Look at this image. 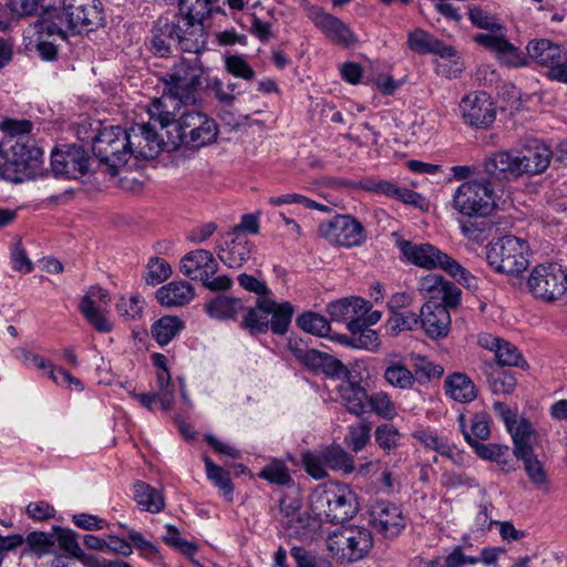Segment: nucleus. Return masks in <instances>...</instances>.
<instances>
[{
    "label": "nucleus",
    "mask_w": 567,
    "mask_h": 567,
    "mask_svg": "<svg viewBox=\"0 0 567 567\" xmlns=\"http://www.w3.org/2000/svg\"><path fill=\"white\" fill-rule=\"evenodd\" d=\"M165 529L166 533L163 535L162 540L167 546L181 551L186 556H193L197 551V546L194 543L184 539L181 536L179 530L174 525L167 524Z\"/></svg>",
    "instance_id": "obj_53"
},
{
    "label": "nucleus",
    "mask_w": 567,
    "mask_h": 567,
    "mask_svg": "<svg viewBox=\"0 0 567 567\" xmlns=\"http://www.w3.org/2000/svg\"><path fill=\"white\" fill-rule=\"evenodd\" d=\"M484 169L489 177L494 181L498 174H504L506 177L520 176L519 156L509 152H496L487 157L484 162Z\"/></svg>",
    "instance_id": "obj_29"
},
{
    "label": "nucleus",
    "mask_w": 567,
    "mask_h": 567,
    "mask_svg": "<svg viewBox=\"0 0 567 567\" xmlns=\"http://www.w3.org/2000/svg\"><path fill=\"white\" fill-rule=\"evenodd\" d=\"M408 47L417 54H434L441 58L455 56L456 50L436 39L423 29H415L408 34Z\"/></svg>",
    "instance_id": "obj_23"
},
{
    "label": "nucleus",
    "mask_w": 567,
    "mask_h": 567,
    "mask_svg": "<svg viewBox=\"0 0 567 567\" xmlns=\"http://www.w3.org/2000/svg\"><path fill=\"white\" fill-rule=\"evenodd\" d=\"M488 385L495 394H511L516 388V379L509 372L495 371L488 378Z\"/></svg>",
    "instance_id": "obj_58"
},
{
    "label": "nucleus",
    "mask_w": 567,
    "mask_h": 567,
    "mask_svg": "<svg viewBox=\"0 0 567 567\" xmlns=\"http://www.w3.org/2000/svg\"><path fill=\"white\" fill-rule=\"evenodd\" d=\"M367 405L368 412H372L383 420L391 421L398 416L396 404L385 391L369 394Z\"/></svg>",
    "instance_id": "obj_45"
},
{
    "label": "nucleus",
    "mask_w": 567,
    "mask_h": 567,
    "mask_svg": "<svg viewBox=\"0 0 567 567\" xmlns=\"http://www.w3.org/2000/svg\"><path fill=\"white\" fill-rule=\"evenodd\" d=\"M412 436L425 447L445 454L447 442L439 436L436 432L432 430H417L413 432Z\"/></svg>",
    "instance_id": "obj_63"
},
{
    "label": "nucleus",
    "mask_w": 567,
    "mask_h": 567,
    "mask_svg": "<svg viewBox=\"0 0 567 567\" xmlns=\"http://www.w3.org/2000/svg\"><path fill=\"white\" fill-rule=\"evenodd\" d=\"M204 69L198 58L181 59L162 76L164 95L155 99L150 105V113L154 121L164 127L174 120L172 110L187 107L197 101L198 90L202 85Z\"/></svg>",
    "instance_id": "obj_1"
},
{
    "label": "nucleus",
    "mask_w": 567,
    "mask_h": 567,
    "mask_svg": "<svg viewBox=\"0 0 567 567\" xmlns=\"http://www.w3.org/2000/svg\"><path fill=\"white\" fill-rule=\"evenodd\" d=\"M445 279L439 274H427L419 280V291L422 296L429 297L430 301L439 300Z\"/></svg>",
    "instance_id": "obj_56"
},
{
    "label": "nucleus",
    "mask_w": 567,
    "mask_h": 567,
    "mask_svg": "<svg viewBox=\"0 0 567 567\" xmlns=\"http://www.w3.org/2000/svg\"><path fill=\"white\" fill-rule=\"evenodd\" d=\"M313 514L332 524L344 523L358 511L357 496L346 484L329 483L316 487L310 496Z\"/></svg>",
    "instance_id": "obj_5"
},
{
    "label": "nucleus",
    "mask_w": 567,
    "mask_h": 567,
    "mask_svg": "<svg viewBox=\"0 0 567 567\" xmlns=\"http://www.w3.org/2000/svg\"><path fill=\"white\" fill-rule=\"evenodd\" d=\"M495 358L497 363L503 367L508 365L524 368L527 365L518 349L505 340H502L499 343L495 352Z\"/></svg>",
    "instance_id": "obj_54"
},
{
    "label": "nucleus",
    "mask_w": 567,
    "mask_h": 567,
    "mask_svg": "<svg viewBox=\"0 0 567 567\" xmlns=\"http://www.w3.org/2000/svg\"><path fill=\"white\" fill-rule=\"evenodd\" d=\"M421 322V313L417 315L412 311L404 312H394L393 316L389 320L390 329L394 333H400L402 331H412L415 330Z\"/></svg>",
    "instance_id": "obj_55"
},
{
    "label": "nucleus",
    "mask_w": 567,
    "mask_h": 567,
    "mask_svg": "<svg viewBox=\"0 0 567 567\" xmlns=\"http://www.w3.org/2000/svg\"><path fill=\"white\" fill-rule=\"evenodd\" d=\"M373 527L385 537H393L401 533L405 526V518L401 509L388 502H378L371 513Z\"/></svg>",
    "instance_id": "obj_20"
},
{
    "label": "nucleus",
    "mask_w": 567,
    "mask_h": 567,
    "mask_svg": "<svg viewBox=\"0 0 567 567\" xmlns=\"http://www.w3.org/2000/svg\"><path fill=\"white\" fill-rule=\"evenodd\" d=\"M348 329L351 331V336L342 338L341 341L343 344L369 351L378 350L380 340L377 331L364 326L362 320L355 319L348 321Z\"/></svg>",
    "instance_id": "obj_31"
},
{
    "label": "nucleus",
    "mask_w": 567,
    "mask_h": 567,
    "mask_svg": "<svg viewBox=\"0 0 567 567\" xmlns=\"http://www.w3.org/2000/svg\"><path fill=\"white\" fill-rule=\"evenodd\" d=\"M51 167L56 177L78 178L87 172L89 156L81 146L68 145L52 152Z\"/></svg>",
    "instance_id": "obj_17"
},
{
    "label": "nucleus",
    "mask_w": 567,
    "mask_h": 567,
    "mask_svg": "<svg viewBox=\"0 0 567 567\" xmlns=\"http://www.w3.org/2000/svg\"><path fill=\"white\" fill-rule=\"evenodd\" d=\"M207 315L216 320L235 319L245 310L244 302L239 298L227 295H218L205 305Z\"/></svg>",
    "instance_id": "obj_35"
},
{
    "label": "nucleus",
    "mask_w": 567,
    "mask_h": 567,
    "mask_svg": "<svg viewBox=\"0 0 567 567\" xmlns=\"http://www.w3.org/2000/svg\"><path fill=\"white\" fill-rule=\"evenodd\" d=\"M174 120L165 125L167 136L171 138L173 151L179 146L189 150L213 144L218 136V126L214 118L195 109L172 110Z\"/></svg>",
    "instance_id": "obj_3"
},
{
    "label": "nucleus",
    "mask_w": 567,
    "mask_h": 567,
    "mask_svg": "<svg viewBox=\"0 0 567 567\" xmlns=\"http://www.w3.org/2000/svg\"><path fill=\"white\" fill-rule=\"evenodd\" d=\"M445 394L454 401L468 403L477 398V389L472 379L462 372H454L444 381Z\"/></svg>",
    "instance_id": "obj_30"
},
{
    "label": "nucleus",
    "mask_w": 567,
    "mask_h": 567,
    "mask_svg": "<svg viewBox=\"0 0 567 567\" xmlns=\"http://www.w3.org/2000/svg\"><path fill=\"white\" fill-rule=\"evenodd\" d=\"M157 301L165 307H183L189 303L195 291L192 284L187 281H171L156 290Z\"/></svg>",
    "instance_id": "obj_27"
},
{
    "label": "nucleus",
    "mask_w": 567,
    "mask_h": 567,
    "mask_svg": "<svg viewBox=\"0 0 567 567\" xmlns=\"http://www.w3.org/2000/svg\"><path fill=\"white\" fill-rule=\"evenodd\" d=\"M297 324L301 330L318 337H326L330 331L328 320L315 312H306L299 316Z\"/></svg>",
    "instance_id": "obj_49"
},
{
    "label": "nucleus",
    "mask_w": 567,
    "mask_h": 567,
    "mask_svg": "<svg viewBox=\"0 0 567 567\" xmlns=\"http://www.w3.org/2000/svg\"><path fill=\"white\" fill-rule=\"evenodd\" d=\"M251 245L243 233L234 231L233 238L218 251V258L229 268H240L250 258Z\"/></svg>",
    "instance_id": "obj_26"
},
{
    "label": "nucleus",
    "mask_w": 567,
    "mask_h": 567,
    "mask_svg": "<svg viewBox=\"0 0 567 567\" xmlns=\"http://www.w3.org/2000/svg\"><path fill=\"white\" fill-rule=\"evenodd\" d=\"M260 478L276 485H287L291 482V476L286 464L279 460H274L267 464L258 474Z\"/></svg>",
    "instance_id": "obj_51"
},
{
    "label": "nucleus",
    "mask_w": 567,
    "mask_h": 567,
    "mask_svg": "<svg viewBox=\"0 0 567 567\" xmlns=\"http://www.w3.org/2000/svg\"><path fill=\"white\" fill-rule=\"evenodd\" d=\"M513 441V453L516 458L525 456L534 450L537 440V431L526 417H519L506 427Z\"/></svg>",
    "instance_id": "obj_25"
},
{
    "label": "nucleus",
    "mask_w": 567,
    "mask_h": 567,
    "mask_svg": "<svg viewBox=\"0 0 567 567\" xmlns=\"http://www.w3.org/2000/svg\"><path fill=\"white\" fill-rule=\"evenodd\" d=\"M468 17L471 22L480 29H485L492 32H496L502 29V25L498 23L497 19L480 7L471 8Z\"/></svg>",
    "instance_id": "obj_62"
},
{
    "label": "nucleus",
    "mask_w": 567,
    "mask_h": 567,
    "mask_svg": "<svg viewBox=\"0 0 567 567\" xmlns=\"http://www.w3.org/2000/svg\"><path fill=\"white\" fill-rule=\"evenodd\" d=\"M371 431L372 424L367 420L352 423L344 435V444L350 451L359 453L370 443Z\"/></svg>",
    "instance_id": "obj_41"
},
{
    "label": "nucleus",
    "mask_w": 567,
    "mask_h": 567,
    "mask_svg": "<svg viewBox=\"0 0 567 567\" xmlns=\"http://www.w3.org/2000/svg\"><path fill=\"white\" fill-rule=\"evenodd\" d=\"M529 252V245L525 239L506 235L488 244L486 259L496 272L517 277L527 270Z\"/></svg>",
    "instance_id": "obj_8"
},
{
    "label": "nucleus",
    "mask_w": 567,
    "mask_h": 567,
    "mask_svg": "<svg viewBox=\"0 0 567 567\" xmlns=\"http://www.w3.org/2000/svg\"><path fill=\"white\" fill-rule=\"evenodd\" d=\"M172 274L169 264L161 258L151 259L147 265L145 280L147 285L156 286L165 281Z\"/></svg>",
    "instance_id": "obj_59"
},
{
    "label": "nucleus",
    "mask_w": 567,
    "mask_h": 567,
    "mask_svg": "<svg viewBox=\"0 0 567 567\" xmlns=\"http://www.w3.org/2000/svg\"><path fill=\"white\" fill-rule=\"evenodd\" d=\"M494 181L477 177L463 182L452 196V207L463 216L485 217L497 207Z\"/></svg>",
    "instance_id": "obj_7"
},
{
    "label": "nucleus",
    "mask_w": 567,
    "mask_h": 567,
    "mask_svg": "<svg viewBox=\"0 0 567 567\" xmlns=\"http://www.w3.org/2000/svg\"><path fill=\"white\" fill-rule=\"evenodd\" d=\"M517 460L523 462L524 471L529 482L540 492L548 493L550 491V480L544 463L538 458L535 452Z\"/></svg>",
    "instance_id": "obj_36"
},
{
    "label": "nucleus",
    "mask_w": 567,
    "mask_h": 567,
    "mask_svg": "<svg viewBox=\"0 0 567 567\" xmlns=\"http://www.w3.org/2000/svg\"><path fill=\"white\" fill-rule=\"evenodd\" d=\"M163 34L167 35L174 44L182 51L189 53L200 52L206 43L204 25L200 22L187 19H176L175 21H165L162 28Z\"/></svg>",
    "instance_id": "obj_14"
},
{
    "label": "nucleus",
    "mask_w": 567,
    "mask_h": 567,
    "mask_svg": "<svg viewBox=\"0 0 567 567\" xmlns=\"http://www.w3.org/2000/svg\"><path fill=\"white\" fill-rule=\"evenodd\" d=\"M440 483L447 489H457L461 487H474L476 482L474 477H471L464 472L445 470L440 478Z\"/></svg>",
    "instance_id": "obj_60"
},
{
    "label": "nucleus",
    "mask_w": 567,
    "mask_h": 567,
    "mask_svg": "<svg viewBox=\"0 0 567 567\" xmlns=\"http://www.w3.org/2000/svg\"><path fill=\"white\" fill-rule=\"evenodd\" d=\"M148 115L151 113L148 112ZM162 126L158 121H154L152 116L147 123L134 124L128 132L131 155L141 159L155 158L161 152L173 151L171 138L165 142L158 133L157 127Z\"/></svg>",
    "instance_id": "obj_11"
},
{
    "label": "nucleus",
    "mask_w": 567,
    "mask_h": 567,
    "mask_svg": "<svg viewBox=\"0 0 567 567\" xmlns=\"http://www.w3.org/2000/svg\"><path fill=\"white\" fill-rule=\"evenodd\" d=\"M274 517L287 530L299 534L305 526L306 518L301 513V504L296 498L284 497L279 502L278 509Z\"/></svg>",
    "instance_id": "obj_32"
},
{
    "label": "nucleus",
    "mask_w": 567,
    "mask_h": 567,
    "mask_svg": "<svg viewBox=\"0 0 567 567\" xmlns=\"http://www.w3.org/2000/svg\"><path fill=\"white\" fill-rule=\"evenodd\" d=\"M181 16L176 19H187L203 23L204 19L210 14V0H179Z\"/></svg>",
    "instance_id": "obj_46"
},
{
    "label": "nucleus",
    "mask_w": 567,
    "mask_h": 567,
    "mask_svg": "<svg viewBox=\"0 0 567 567\" xmlns=\"http://www.w3.org/2000/svg\"><path fill=\"white\" fill-rule=\"evenodd\" d=\"M398 246L409 262L427 270L440 269L465 288L475 289L477 287L476 278L456 259L440 248L427 243L414 244L410 240H400Z\"/></svg>",
    "instance_id": "obj_4"
},
{
    "label": "nucleus",
    "mask_w": 567,
    "mask_h": 567,
    "mask_svg": "<svg viewBox=\"0 0 567 567\" xmlns=\"http://www.w3.org/2000/svg\"><path fill=\"white\" fill-rule=\"evenodd\" d=\"M338 393L341 404L347 411L355 416H361L368 413V396L367 390L357 382L343 381L338 385Z\"/></svg>",
    "instance_id": "obj_28"
},
{
    "label": "nucleus",
    "mask_w": 567,
    "mask_h": 567,
    "mask_svg": "<svg viewBox=\"0 0 567 567\" xmlns=\"http://www.w3.org/2000/svg\"><path fill=\"white\" fill-rule=\"evenodd\" d=\"M372 545V535L364 528L334 534L328 540V549L338 558L349 563L363 558Z\"/></svg>",
    "instance_id": "obj_13"
},
{
    "label": "nucleus",
    "mask_w": 567,
    "mask_h": 567,
    "mask_svg": "<svg viewBox=\"0 0 567 567\" xmlns=\"http://www.w3.org/2000/svg\"><path fill=\"white\" fill-rule=\"evenodd\" d=\"M313 22L327 38L337 44L349 47L358 41L351 29L330 13L318 12L313 18Z\"/></svg>",
    "instance_id": "obj_24"
},
{
    "label": "nucleus",
    "mask_w": 567,
    "mask_h": 567,
    "mask_svg": "<svg viewBox=\"0 0 567 567\" xmlns=\"http://www.w3.org/2000/svg\"><path fill=\"white\" fill-rule=\"evenodd\" d=\"M403 435L392 423H381L374 430V440L378 446L388 455L394 453L402 445Z\"/></svg>",
    "instance_id": "obj_43"
},
{
    "label": "nucleus",
    "mask_w": 567,
    "mask_h": 567,
    "mask_svg": "<svg viewBox=\"0 0 567 567\" xmlns=\"http://www.w3.org/2000/svg\"><path fill=\"white\" fill-rule=\"evenodd\" d=\"M460 111L465 124L475 128H486L496 118V109L486 92H472L460 102Z\"/></svg>",
    "instance_id": "obj_16"
},
{
    "label": "nucleus",
    "mask_w": 567,
    "mask_h": 567,
    "mask_svg": "<svg viewBox=\"0 0 567 567\" xmlns=\"http://www.w3.org/2000/svg\"><path fill=\"white\" fill-rule=\"evenodd\" d=\"M37 24L38 20L32 23L25 31L27 38H29L28 48L29 50L34 49L43 60H54L56 56V45L54 44V39H60V35L58 33L49 32V30H41L35 28Z\"/></svg>",
    "instance_id": "obj_33"
},
{
    "label": "nucleus",
    "mask_w": 567,
    "mask_h": 567,
    "mask_svg": "<svg viewBox=\"0 0 567 567\" xmlns=\"http://www.w3.org/2000/svg\"><path fill=\"white\" fill-rule=\"evenodd\" d=\"M134 499L141 509L150 513H159L165 507L162 492L144 482L134 485Z\"/></svg>",
    "instance_id": "obj_38"
},
{
    "label": "nucleus",
    "mask_w": 567,
    "mask_h": 567,
    "mask_svg": "<svg viewBox=\"0 0 567 567\" xmlns=\"http://www.w3.org/2000/svg\"><path fill=\"white\" fill-rule=\"evenodd\" d=\"M32 122L28 120L7 118L0 123V128L10 137H22L32 130Z\"/></svg>",
    "instance_id": "obj_64"
},
{
    "label": "nucleus",
    "mask_w": 567,
    "mask_h": 567,
    "mask_svg": "<svg viewBox=\"0 0 567 567\" xmlns=\"http://www.w3.org/2000/svg\"><path fill=\"white\" fill-rule=\"evenodd\" d=\"M53 532L55 534V543L59 544L60 548L70 556L81 560L86 567L89 558H96L95 556H87L83 553L78 542V535L72 529L54 526Z\"/></svg>",
    "instance_id": "obj_42"
},
{
    "label": "nucleus",
    "mask_w": 567,
    "mask_h": 567,
    "mask_svg": "<svg viewBox=\"0 0 567 567\" xmlns=\"http://www.w3.org/2000/svg\"><path fill=\"white\" fill-rule=\"evenodd\" d=\"M322 457L332 471L350 474L355 470L353 457L339 445L323 447Z\"/></svg>",
    "instance_id": "obj_44"
},
{
    "label": "nucleus",
    "mask_w": 567,
    "mask_h": 567,
    "mask_svg": "<svg viewBox=\"0 0 567 567\" xmlns=\"http://www.w3.org/2000/svg\"><path fill=\"white\" fill-rule=\"evenodd\" d=\"M185 327L182 319L176 316H165L152 326V334L161 346L169 343Z\"/></svg>",
    "instance_id": "obj_40"
},
{
    "label": "nucleus",
    "mask_w": 567,
    "mask_h": 567,
    "mask_svg": "<svg viewBox=\"0 0 567 567\" xmlns=\"http://www.w3.org/2000/svg\"><path fill=\"white\" fill-rule=\"evenodd\" d=\"M413 363V373L416 375V382L420 379H439L444 374V368L441 364L434 363L422 354L411 355Z\"/></svg>",
    "instance_id": "obj_48"
},
{
    "label": "nucleus",
    "mask_w": 567,
    "mask_h": 567,
    "mask_svg": "<svg viewBox=\"0 0 567 567\" xmlns=\"http://www.w3.org/2000/svg\"><path fill=\"white\" fill-rule=\"evenodd\" d=\"M526 50L530 59L548 69V79H550V72L559 69L561 63L567 60V51L561 45L547 39L530 41Z\"/></svg>",
    "instance_id": "obj_21"
},
{
    "label": "nucleus",
    "mask_w": 567,
    "mask_h": 567,
    "mask_svg": "<svg viewBox=\"0 0 567 567\" xmlns=\"http://www.w3.org/2000/svg\"><path fill=\"white\" fill-rule=\"evenodd\" d=\"M301 462L306 472L313 478L321 480L328 476V466L322 457V449L317 452H303Z\"/></svg>",
    "instance_id": "obj_52"
},
{
    "label": "nucleus",
    "mask_w": 567,
    "mask_h": 567,
    "mask_svg": "<svg viewBox=\"0 0 567 567\" xmlns=\"http://www.w3.org/2000/svg\"><path fill=\"white\" fill-rule=\"evenodd\" d=\"M307 368L329 377H341L348 373L347 367L340 360L316 349L310 357Z\"/></svg>",
    "instance_id": "obj_39"
},
{
    "label": "nucleus",
    "mask_w": 567,
    "mask_h": 567,
    "mask_svg": "<svg viewBox=\"0 0 567 567\" xmlns=\"http://www.w3.org/2000/svg\"><path fill=\"white\" fill-rule=\"evenodd\" d=\"M181 271L192 280L202 281L208 275H216L218 262L209 250L196 249L182 258Z\"/></svg>",
    "instance_id": "obj_22"
},
{
    "label": "nucleus",
    "mask_w": 567,
    "mask_h": 567,
    "mask_svg": "<svg viewBox=\"0 0 567 567\" xmlns=\"http://www.w3.org/2000/svg\"><path fill=\"white\" fill-rule=\"evenodd\" d=\"M420 327L431 339L445 338L451 329L449 310L441 302H425L421 308Z\"/></svg>",
    "instance_id": "obj_19"
},
{
    "label": "nucleus",
    "mask_w": 567,
    "mask_h": 567,
    "mask_svg": "<svg viewBox=\"0 0 567 567\" xmlns=\"http://www.w3.org/2000/svg\"><path fill=\"white\" fill-rule=\"evenodd\" d=\"M103 8L100 0H63L62 10L45 12L35 28L58 33L61 40L66 32H90L102 25Z\"/></svg>",
    "instance_id": "obj_2"
},
{
    "label": "nucleus",
    "mask_w": 567,
    "mask_h": 567,
    "mask_svg": "<svg viewBox=\"0 0 567 567\" xmlns=\"http://www.w3.org/2000/svg\"><path fill=\"white\" fill-rule=\"evenodd\" d=\"M205 467L207 477L216 485L228 501H231L234 491L229 473L205 456Z\"/></svg>",
    "instance_id": "obj_47"
},
{
    "label": "nucleus",
    "mask_w": 567,
    "mask_h": 567,
    "mask_svg": "<svg viewBox=\"0 0 567 567\" xmlns=\"http://www.w3.org/2000/svg\"><path fill=\"white\" fill-rule=\"evenodd\" d=\"M382 377L388 385L402 391L412 390L416 384V375L400 352L393 351L384 357Z\"/></svg>",
    "instance_id": "obj_18"
},
{
    "label": "nucleus",
    "mask_w": 567,
    "mask_h": 567,
    "mask_svg": "<svg viewBox=\"0 0 567 567\" xmlns=\"http://www.w3.org/2000/svg\"><path fill=\"white\" fill-rule=\"evenodd\" d=\"M144 303V300L138 296L122 297L116 303V309L121 317L136 319L142 316Z\"/></svg>",
    "instance_id": "obj_61"
},
{
    "label": "nucleus",
    "mask_w": 567,
    "mask_h": 567,
    "mask_svg": "<svg viewBox=\"0 0 567 567\" xmlns=\"http://www.w3.org/2000/svg\"><path fill=\"white\" fill-rule=\"evenodd\" d=\"M110 302L111 296L107 290L100 286H91L79 303V310L86 321L101 333L111 332L113 329L104 309Z\"/></svg>",
    "instance_id": "obj_15"
},
{
    "label": "nucleus",
    "mask_w": 567,
    "mask_h": 567,
    "mask_svg": "<svg viewBox=\"0 0 567 567\" xmlns=\"http://www.w3.org/2000/svg\"><path fill=\"white\" fill-rule=\"evenodd\" d=\"M240 327L248 330L250 334L272 333L285 334L291 323L295 312L289 301L276 302L270 296L258 297L255 307L244 310Z\"/></svg>",
    "instance_id": "obj_6"
},
{
    "label": "nucleus",
    "mask_w": 567,
    "mask_h": 567,
    "mask_svg": "<svg viewBox=\"0 0 567 567\" xmlns=\"http://www.w3.org/2000/svg\"><path fill=\"white\" fill-rule=\"evenodd\" d=\"M93 154L109 166L114 176L131 155L128 132L121 126H105L93 138Z\"/></svg>",
    "instance_id": "obj_9"
},
{
    "label": "nucleus",
    "mask_w": 567,
    "mask_h": 567,
    "mask_svg": "<svg viewBox=\"0 0 567 567\" xmlns=\"http://www.w3.org/2000/svg\"><path fill=\"white\" fill-rule=\"evenodd\" d=\"M30 549L39 557L53 553L55 547V534L32 532L25 538Z\"/></svg>",
    "instance_id": "obj_50"
},
{
    "label": "nucleus",
    "mask_w": 567,
    "mask_h": 567,
    "mask_svg": "<svg viewBox=\"0 0 567 567\" xmlns=\"http://www.w3.org/2000/svg\"><path fill=\"white\" fill-rule=\"evenodd\" d=\"M458 423L465 441L473 447L475 453L482 460L495 461L497 463H501V457L505 456V454L508 452L507 445L494 443L485 444L473 439L466 429V420L463 414L458 416Z\"/></svg>",
    "instance_id": "obj_37"
},
{
    "label": "nucleus",
    "mask_w": 567,
    "mask_h": 567,
    "mask_svg": "<svg viewBox=\"0 0 567 567\" xmlns=\"http://www.w3.org/2000/svg\"><path fill=\"white\" fill-rule=\"evenodd\" d=\"M225 68L227 72L236 78L251 81L256 72L241 55H228L225 58Z\"/></svg>",
    "instance_id": "obj_57"
},
{
    "label": "nucleus",
    "mask_w": 567,
    "mask_h": 567,
    "mask_svg": "<svg viewBox=\"0 0 567 567\" xmlns=\"http://www.w3.org/2000/svg\"><path fill=\"white\" fill-rule=\"evenodd\" d=\"M527 286L533 296L546 302L560 299L567 292V271L558 264H540L533 268Z\"/></svg>",
    "instance_id": "obj_10"
},
{
    "label": "nucleus",
    "mask_w": 567,
    "mask_h": 567,
    "mask_svg": "<svg viewBox=\"0 0 567 567\" xmlns=\"http://www.w3.org/2000/svg\"><path fill=\"white\" fill-rule=\"evenodd\" d=\"M318 233L330 244L347 248L360 246L367 239L363 225L351 215H336L320 223Z\"/></svg>",
    "instance_id": "obj_12"
},
{
    "label": "nucleus",
    "mask_w": 567,
    "mask_h": 567,
    "mask_svg": "<svg viewBox=\"0 0 567 567\" xmlns=\"http://www.w3.org/2000/svg\"><path fill=\"white\" fill-rule=\"evenodd\" d=\"M518 156L520 175H535L543 173L548 167L551 159V151L545 144H536L534 147L527 148Z\"/></svg>",
    "instance_id": "obj_34"
}]
</instances>
